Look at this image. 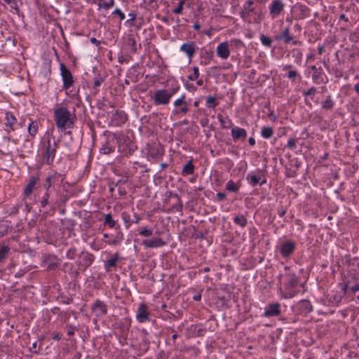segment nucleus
<instances>
[{"instance_id": "nucleus-1", "label": "nucleus", "mask_w": 359, "mask_h": 359, "mask_svg": "<svg viewBox=\"0 0 359 359\" xmlns=\"http://www.w3.org/2000/svg\"><path fill=\"white\" fill-rule=\"evenodd\" d=\"M58 142L53 135H48L41 142V151L43 159L48 165L52 164L58 148Z\"/></svg>"}, {"instance_id": "nucleus-2", "label": "nucleus", "mask_w": 359, "mask_h": 359, "mask_svg": "<svg viewBox=\"0 0 359 359\" xmlns=\"http://www.w3.org/2000/svg\"><path fill=\"white\" fill-rule=\"evenodd\" d=\"M54 119L57 128L62 130L72 128L74 123V118L65 107L54 109Z\"/></svg>"}, {"instance_id": "nucleus-3", "label": "nucleus", "mask_w": 359, "mask_h": 359, "mask_svg": "<svg viewBox=\"0 0 359 359\" xmlns=\"http://www.w3.org/2000/svg\"><path fill=\"white\" fill-rule=\"evenodd\" d=\"M299 278L294 273H290L285 276V290L283 292L284 298H292L299 292Z\"/></svg>"}, {"instance_id": "nucleus-4", "label": "nucleus", "mask_w": 359, "mask_h": 359, "mask_svg": "<svg viewBox=\"0 0 359 359\" xmlns=\"http://www.w3.org/2000/svg\"><path fill=\"white\" fill-rule=\"evenodd\" d=\"M170 98L171 95L165 89L156 90L152 97L155 105H166L170 102Z\"/></svg>"}, {"instance_id": "nucleus-5", "label": "nucleus", "mask_w": 359, "mask_h": 359, "mask_svg": "<svg viewBox=\"0 0 359 359\" xmlns=\"http://www.w3.org/2000/svg\"><path fill=\"white\" fill-rule=\"evenodd\" d=\"M344 293L351 292L355 293L359 291V280L352 274L348 276L346 281L341 287Z\"/></svg>"}, {"instance_id": "nucleus-6", "label": "nucleus", "mask_w": 359, "mask_h": 359, "mask_svg": "<svg viewBox=\"0 0 359 359\" xmlns=\"http://www.w3.org/2000/svg\"><path fill=\"white\" fill-rule=\"evenodd\" d=\"M273 39L280 43H296V41L294 40L293 36L290 34V29L288 28L282 30L279 34L275 35Z\"/></svg>"}, {"instance_id": "nucleus-7", "label": "nucleus", "mask_w": 359, "mask_h": 359, "mask_svg": "<svg viewBox=\"0 0 359 359\" xmlns=\"http://www.w3.org/2000/svg\"><path fill=\"white\" fill-rule=\"evenodd\" d=\"M285 4L282 0H273L269 6V14L275 19L284 11Z\"/></svg>"}, {"instance_id": "nucleus-8", "label": "nucleus", "mask_w": 359, "mask_h": 359, "mask_svg": "<svg viewBox=\"0 0 359 359\" xmlns=\"http://www.w3.org/2000/svg\"><path fill=\"white\" fill-rule=\"evenodd\" d=\"M60 70L63 81V88L67 90L74 83L72 74L64 64L60 65Z\"/></svg>"}, {"instance_id": "nucleus-9", "label": "nucleus", "mask_w": 359, "mask_h": 359, "mask_svg": "<svg viewBox=\"0 0 359 359\" xmlns=\"http://www.w3.org/2000/svg\"><path fill=\"white\" fill-rule=\"evenodd\" d=\"M128 120L127 114L121 110H116L111 117V125L114 126H121Z\"/></svg>"}, {"instance_id": "nucleus-10", "label": "nucleus", "mask_w": 359, "mask_h": 359, "mask_svg": "<svg viewBox=\"0 0 359 359\" xmlns=\"http://www.w3.org/2000/svg\"><path fill=\"white\" fill-rule=\"evenodd\" d=\"M91 310L95 316L101 317L107 313V306L103 301L96 299L91 306Z\"/></svg>"}, {"instance_id": "nucleus-11", "label": "nucleus", "mask_w": 359, "mask_h": 359, "mask_svg": "<svg viewBox=\"0 0 359 359\" xmlns=\"http://www.w3.org/2000/svg\"><path fill=\"white\" fill-rule=\"evenodd\" d=\"M293 13L296 19L302 20L309 16L310 9L305 5L297 4L293 7Z\"/></svg>"}, {"instance_id": "nucleus-12", "label": "nucleus", "mask_w": 359, "mask_h": 359, "mask_svg": "<svg viewBox=\"0 0 359 359\" xmlns=\"http://www.w3.org/2000/svg\"><path fill=\"white\" fill-rule=\"evenodd\" d=\"M39 180H40V179L38 175H32L29 177L28 182L24 189V196L25 197H28L32 194L33 190L36 188V186L39 184Z\"/></svg>"}, {"instance_id": "nucleus-13", "label": "nucleus", "mask_w": 359, "mask_h": 359, "mask_svg": "<svg viewBox=\"0 0 359 359\" xmlns=\"http://www.w3.org/2000/svg\"><path fill=\"white\" fill-rule=\"evenodd\" d=\"M59 177L60 175L57 173H52L48 175L46 177L42 184V187L44 188L45 190L51 191L52 188L54 187L55 184L58 181Z\"/></svg>"}, {"instance_id": "nucleus-14", "label": "nucleus", "mask_w": 359, "mask_h": 359, "mask_svg": "<svg viewBox=\"0 0 359 359\" xmlns=\"http://www.w3.org/2000/svg\"><path fill=\"white\" fill-rule=\"evenodd\" d=\"M149 312L147 306L142 303L139 305L137 311L136 318L140 323H144L149 320Z\"/></svg>"}, {"instance_id": "nucleus-15", "label": "nucleus", "mask_w": 359, "mask_h": 359, "mask_svg": "<svg viewBox=\"0 0 359 359\" xmlns=\"http://www.w3.org/2000/svg\"><path fill=\"white\" fill-rule=\"evenodd\" d=\"M295 250V243L291 241H287L280 246V253L283 257H287L293 254Z\"/></svg>"}, {"instance_id": "nucleus-16", "label": "nucleus", "mask_w": 359, "mask_h": 359, "mask_svg": "<svg viewBox=\"0 0 359 359\" xmlns=\"http://www.w3.org/2000/svg\"><path fill=\"white\" fill-rule=\"evenodd\" d=\"M280 314V304L274 303L269 304L264 311V316L265 317L276 316Z\"/></svg>"}, {"instance_id": "nucleus-17", "label": "nucleus", "mask_w": 359, "mask_h": 359, "mask_svg": "<svg viewBox=\"0 0 359 359\" xmlns=\"http://www.w3.org/2000/svg\"><path fill=\"white\" fill-rule=\"evenodd\" d=\"M231 137L234 142L239 140L245 141L247 137V131L244 128L233 127L231 129Z\"/></svg>"}, {"instance_id": "nucleus-18", "label": "nucleus", "mask_w": 359, "mask_h": 359, "mask_svg": "<svg viewBox=\"0 0 359 359\" xmlns=\"http://www.w3.org/2000/svg\"><path fill=\"white\" fill-rule=\"evenodd\" d=\"M186 95H182L179 99L176 100L174 102V105L175 107H179V111L177 113H180L182 114H186L188 111V103L185 101Z\"/></svg>"}, {"instance_id": "nucleus-19", "label": "nucleus", "mask_w": 359, "mask_h": 359, "mask_svg": "<svg viewBox=\"0 0 359 359\" xmlns=\"http://www.w3.org/2000/svg\"><path fill=\"white\" fill-rule=\"evenodd\" d=\"M142 244L147 248H158L165 245V242L161 238H153L149 240H144Z\"/></svg>"}, {"instance_id": "nucleus-20", "label": "nucleus", "mask_w": 359, "mask_h": 359, "mask_svg": "<svg viewBox=\"0 0 359 359\" xmlns=\"http://www.w3.org/2000/svg\"><path fill=\"white\" fill-rule=\"evenodd\" d=\"M120 259L118 253L111 255V258L105 262L104 268L107 271H110L111 269L116 266L117 262Z\"/></svg>"}, {"instance_id": "nucleus-21", "label": "nucleus", "mask_w": 359, "mask_h": 359, "mask_svg": "<svg viewBox=\"0 0 359 359\" xmlns=\"http://www.w3.org/2000/svg\"><path fill=\"white\" fill-rule=\"evenodd\" d=\"M94 260V256L90 253H86L83 257V264H79V266L82 269L83 271H85L88 267H89Z\"/></svg>"}, {"instance_id": "nucleus-22", "label": "nucleus", "mask_w": 359, "mask_h": 359, "mask_svg": "<svg viewBox=\"0 0 359 359\" xmlns=\"http://www.w3.org/2000/svg\"><path fill=\"white\" fill-rule=\"evenodd\" d=\"M254 1L252 0H248L244 4V11L241 12V16L243 18H245L246 15H248L250 13L254 12L253 8Z\"/></svg>"}, {"instance_id": "nucleus-23", "label": "nucleus", "mask_w": 359, "mask_h": 359, "mask_svg": "<svg viewBox=\"0 0 359 359\" xmlns=\"http://www.w3.org/2000/svg\"><path fill=\"white\" fill-rule=\"evenodd\" d=\"M217 54L219 57L226 59L230 54L229 46H217Z\"/></svg>"}, {"instance_id": "nucleus-24", "label": "nucleus", "mask_w": 359, "mask_h": 359, "mask_svg": "<svg viewBox=\"0 0 359 359\" xmlns=\"http://www.w3.org/2000/svg\"><path fill=\"white\" fill-rule=\"evenodd\" d=\"M312 79L316 83H324L323 74L321 68H319L318 70L313 73Z\"/></svg>"}, {"instance_id": "nucleus-25", "label": "nucleus", "mask_w": 359, "mask_h": 359, "mask_svg": "<svg viewBox=\"0 0 359 359\" xmlns=\"http://www.w3.org/2000/svg\"><path fill=\"white\" fill-rule=\"evenodd\" d=\"M194 172V165H193L192 160H189L182 169V175H191Z\"/></svg>"}, {"instance_id": "nucleus-26", "label": "nucleus", "mask_w": 359, "mask_h": 359, "mask_svg": "<svg viewBox=\"0 0 359 359\" xmlns=\"http://www.w3.org/2000/svg\"><path fill=\"white\" fill-rule=\"evenodd\" d=\"M51 191L45 190V193L41 197L40 201L41 207L44 208L46 205L50 203L49 199L50 197Z\"/></svg>"}, {"instance_id": "nucleus-27", "label": "nucleus", "mask_w": 359, "mask_h": 359, "mask_svg": "<svg viewBox=\"0 0 359 359\" xmlns=\"http://www.w3.org/2000/svg\"><path fill=\"white\" fill-rule=\"evenodd\" d=\"M217 118L222 128L227 129L233 126L231 120L223 118L221 114H218Z\"/></svg>"}, {"instance_id": "nucleus-28", "label": "nucleus", "mask_w": 359, "mask_h": 359, "mask_svg": "<svg viewBox=\"0 0 359 359\" xmlns=\"http://www.w3.org/2000/svg\"><path fill=\"white\" fill-rule=\"evenodd\" d=\"M51 60L48 58H44L43 65H42V69H43V73L44 74H50L51 72Z\"/></svg>"}, {"instance_id": "nucleus-29", "label": "nucleus", "mask_w": 359, "mask_h": 359, "mask_svg": "<svg viewBox=\"0 0 359 359\" xmlns=\"http://www.w3.org/2000/svg\"><path fill=\"white\" fill-rule=\"evenodd\" d=\"M104 224L105 225H108V226L111 229L115 228L116 224V221H115L110 213L107 214L104 217Z\"/></svg>"}, {"instance_id": "nucleus-30", "label": "nucleus", "mask_w": 359, "mask_h": 359, "mask_svg": "<svg viewBox=\"0 0 359 359\" xmlns=\"http://www.w3.org/2000/svg\"><path fill=\"white\" fill-rule=\"evenodd\" d=\"M334 104V101L332 100L331 96L328 95L326 100L322 102V108L327 110H330L333 108Z\"/></svg>"}, {"instance_id": "nucleus-31", "label": "nucleus", "mask_w": 359, "mask_h": 359, "mask_svg": "<svg viewBox=\"0 0 359 359\" xmlns=\"http://www.w3.org/2000/svg\"><path fill=\"white\" fill-rule=\"evenodd\" d=\"M233 222L235 224L239 225L241 227H245L248 224L247 219L243 215L235 217Z\"/></svg>"}, {"instance_id": "nucleus-32", "label": "nucleus", "mask_w": 359, "mask_h": 359, "mask_svg": "<svg viewBox=\"0 0 359 359\" xmlns=\"http://www.w3.org/2000/svg\"><path fill=\"white\" fill-rule=\"evenodd\" d=\"M206 107L208 108H215L218 105V102L217 101V98L215 96H208L206 98Z\"/></svg>"}, {"instance_id": "nucleus-33", "label": "nucleus", "mask_w": 359, "mask_h": 359, "mask_svg": "<svg viewBox=\"0 0 359 359\" xmlns=\"http://www.w3.org/2000/svg\"><path fill=\"white\" fill-rule=\"evenodd\" d=\"M6 125L9 126L11 127V130H13V126L15 123L16 118L11 112L6 113Z\"/></svg>"}, {"instance_id": "nucleus-34", "label": "nucleus", "mask_w": 359, "mask_h": 359, "mask_svg": "<svg viewBox=\"0 0 359 359\" xmlns=\"http://www.w3.org/2000/svg\"><path fill=\"white\" fill-rule=\"evenodd\" d=\"M261 135L263 137L269 139L273 135V130L271 127H264L262 129Z\"/></svg>"}, {"instance_id": "nucleus-35", "label": "nucleus", "mask_w": 359, "mask_h": 359, "mask_svg": "<svg viewBox=\"0 0 359 359\" xmlns=\"http://www.w3.org/2000/svg\"><path fill=\"white\" fill-rule=\"evenodd\" d=\"M10 248L8 246L3 245L0 248V262H4L8 257Z\"/></svg>"}, {"instance_id": "nucleus-36", "label": "nucleus", "mask_w": 359, "mask_h": 359, "mask_svg": "<svg viewBox=\"0 0 359 359\" xmlns=\"http://www.w3.org/2000/svg\"><path fill=\"white\" fill-rule=\"evenodd\" d=\"M28 132L31 136L34 137L38 132V123L35 121H32L29 125Z\"/></svg>"}, {"instance_id": "nucleus-37", "label": "nucleus", "mask_w": 359, "mask_h": 359, "mask_svg": "<svg viewBox=\"0 0 359 359\" xmlns=\"http://www.w3.org/2000/svg\"><path fill=\"white\" fill-rule=\"evenodd\" d=\"M226 189L231 192H236L238 191L239 187L233 181L230 180L226 184Z\"/></svg>"}, {"instance_id": "nucleus-38", "label": "nucleus", "mask_w": 359, "mask_h": 359, "mask_svg": "<svg viewBox=\"0 0 359 359\" xmlns=\"http://www.w3.org/2000/svg\"><path fill=\"white\" fill-rule=\"evenodd\" d=\"M180 50L185 52L188 55L189 59L191 58L196 50L194 46H180Z\"/></svg>"}, {"instance_id": "nucleus-39", "label": "nucleus", "mask_w": 359, "mask_h": 359, "mask_svg": "<svg viewBox=\"0 0 359 359\" xmlns=\"http://www.w3.org/2000/svg\"><path fill=\"white\" fill-rule=\"evenodd\" d=\"M7 222H0V238L6 234L8 230Z\"/></svg>"}, {"instance_id": "nucleus-40", "label": "nucleus", "mask_w": 359, "mask_h": 359, "mask_svg": "<svg viewBox=\"0 0 359 359\" xmlns=\"http://www.w3.org/2000/svg\"><path fill=\"white\" fill-rule=\"evenodd\" d=\"M121 218L123 220L126 228H129L131 224L130 216L129 215V214L126 212H121Z\"/></svg>"}, {"instance_id": "nucleus-41", "label": "nucleus", "mask_w": 359, "mask_h": 359, "mask_svg": "<svg viewBox=\"0 0 359 359\" xmlns=\"http://www.w3.org/2000/svg\"><path fill=\"white\" fill-rule=\"evenodd\" d=\"M247 179L249 180L250 184L252 186H255L259 183L260 177H258L256 175H250V176L248 175Z\"/></svg>"}, {"instance_id": "nucleus-42", "label": "nucleus", "mask_w": 359, "mask_h": 359, "mask_svg": "<svg viewBox=\"0 0 359 359\" xmlns=\"http://www.w3.org/2000/svg\"><path fill=\"white\" fill-rule=\"evenodd\" d=\"M114 0H109V2L99 3L98 6L100 8H103L105 10H108L109 8L114 6Z\"/></svg>"}, {"instance_id": "nucleus-43", "label": "nucleus", "mask_w": 359, "mask_h": 359, "mask_svg": "<svg viewBox=\"0 0 359 359\" xmlns=\"http://www.w3.org/2000/svg\"><path fill=\"white\" fill-rule=\"evenodd\" d=\"M287 77L290 79L292 82L295 81L296 79L299 77L300 79L299 75L298 74L297 72L295 70H290L287 72Z\"/></svg>"}, {"instance_id": "nucleus-44", "label": "nucleus", "mask_w": 359, "mask_h": 359, "mask_svg": "<svg viewBox=\"0 0 359 359\" xmlns=\"http://www.w3.org/2000/svg\"><path fill=\"white\" fill-rule=\"evenodd\" d=\"M193 70H194V73L191 75L188 76V79L190 81L196 80V79H198V78L199 76V69H198V68L197 67H194Z\"/></svg>"}, {"instance_id": "nucleus-45", "label": "nucleus", "mask_w": 359, "mask_h": 359, "mask_svg": "<svg viewBox=\"0 0 359 359\" xmlns=\"http://www.w3.org/2000/svg\"><path fill=\"white\" fill-rule=\"evenodd\" d=\"M76 253V250L75 248H70L67 250V252L66 253V257L69 259H74L75 258Z\"/></svg>"}, {"instance_id": "nucleus-46", "label": "nucleus", "mask_w": 359, "mask_h": 359, "mask_svg": "<svg viewBox=\"0 0 359 359\" xmlns=\"http://www.w3.org/2000/svg\"><path fill=\"white\" fill-rule=\"evenodd\" d=\"M153 234V231L148 229L147 227H144L142 231H140V235L144 237H149Z\"/></svg>"}, {"instance_id": "nucleus-47", "label": "nucleus", "mask_w": 359, "mask_h": 359, "mask_svg": "<svg viewBox=\"0 0 359 359\" xmlns=\"http://www.w3.org/2000/svg\"><path fill=\"white\" fill-rule=\"evenodd\" d=\"M260 39L264 45H271L272 42V39L270 37L264 34L261 35Z\"/></svg>"}, {"instance_id": "nucleus-48", "label": "nucleus", "mask_w": 359, "mask_h": 359, "mask_svg": "<svg viewBox=\"0 0 359 359\" xmlns=\"http://www.w3.org/2000/svg\"><path fill=\"white\" fill-rule=\"evenodd\" d=\"M316 93V88L315 87L310 88L308 90L304 91L303 95L304 97L313 96Z\"/></svg>"}, {"instance_id": "nucleus-49", "label": "nucleus", "mask_w": 359, "mask_h": 359, "mask_svg": "<svg viewBox=\"0 0 359 359\" xmlns=\"http://www.w3.org/2000/svg\"><path fill=\"white\" fill-rule=\"evenodd\" d=\"M296 143H297L296 139L290 138L287 141V147L292 150L296 148Z\"/></svg>"}, {"instance_id": "nucleus-50", "label": "nucleus", "mask_w": 359, "mask_h": 359, "mask_svg": "<svg viewBox=\"0 0 359 359\" xmlns=\"http://www.w3.org/2000/svg\"><path fill=\"white\" fill-rule=\"evenodd\" d=\"M128 18H129L127 20L126 23L131 25L133 24V22L137 18V14L134 12L130 13L128 14Z\"/></svg>"}, {"instance_id": "nucleus-51", "label": "nucleus", "mask_w": 359, "mask_h": 359, "mask_svg": "<svg viewBox=\"0 0 359 359\" xmlns=\"http://www.w3.org/2000/svg\"><path fill=\"white\" fill-rule=\"evenodd\" d=\"M113 15H116L117 16H118V18H120L121 20H123L125 19V14L118 8H116L114 11H113Z\"/></svg>"}, {"instance_id": "nucleus-52", "label": "nucleus", "mask_w": 359, "mask_h": 359, "mask_svg": "<svg viewBox=\"0 0 359 359\" xmlns=\"http://www.w3.org/2000/svg\"><path fill=\"white\" fill-rule=\"evenodd\" d=\"M103 81H104V79L102 77L95 78L94 82H93V87L94 88L99 87Z\"/></svg>"}, {"instance_id": "nucleus-53", "label": "nucleus", "mask_w": 359, "mask_h": 359, "mask_svg": "<svg viewBox=\"0 0 359 359\" xmlns=\"http://www.w3.org/2000/svg\"><path fill=\"white\" fill-rule=\"evenodd\" d=\"M172 209L175 210L177 212H182L183 209V204L182 201H178L177 204L172 205Z\"/></svg>"}, {"instance_id": "nucleus-54", "label": "nucleus", "mask_w": 359, "mask_h": 359, "mask_svg": "<svg viewBox=\"0 0 359 359\" xmlns=\"http://www.w3.org/2000/svg\"><path fill=\"white\" fill-rule=\"evenodd\" d=\"M226 194L222 192H219L217 194V198L219 201H222L226 198Z\"/></svg>"}, {"instance_id": "nucleus-55", "label": "nucleus", "mask_w": 359, "mask_h": 359, "mask_svg": "<svg viewBox=\"0 0 359 359\" xmlns=\"http://www.w3.org/2000/svg\"><path fill=\"white\" fill-rule=\"evenodd\" d=\"M182 10H183V7H182L181 6H177V8H175L174 10H173V13L175 14H181L182 12Z\"/></svg>"}, {"instance_id": "nucleus-56", "label": "nucleus", "mask_w": 359, "mask_h": 359, "mask_svg": "<svg viewBox=\"0 0 359 359\" xmlns=\"http://www.w3.org/2000/svg\"><path fill=\"white\" fill-rule=\"evenodd\" d=\"M286 213V210L283 208H280L278 210V214L280 217H283Z\"/></svg>"}, {"instance_id": "nucleus-57", "label": "nucleus", "mask_w": 359, "mask_h": 359, "mask_svg": "<svg viewBox=\"0 0 359 359\" xmlns=\"http://www.w3.org/2000/svg\"><path fill=\"white\" fill-rule=\"evenodd\" d=\"M61 334L57 332L53 334V339L55 341H60L61 339Z\"/></svg>"}, {"instance_id": "nucleus-58", "label": "nucleus", "mask_w": 359, "mask_h": 359, "mask_svg": "<svg viewBox=\"0 0 359 359\" xmlns=\"http://www.w3.org/2000/svg\"><path fill=\"white\" fill-rule=\"evenodd\" d=\"M179 88H180V87H179V86H177V87H175V88H173L171 90V92H170V93L168 92V94L171 95V97H172L174 94H175V93L178 91Z\"/></svg>"}, {"instance_id": "nucleus-59", "label": "nucleus", "mask_w": 359, "mask_h": 359, "mask_svg": "<svg viewBox=\"0 0 359 359\" xmlns=\"http://www.w3.org/2000/svg\"><path fill=\"white\" fill-rule=\"evenodd\" d=\"M248 142L250 145L254 146L255 144V140L253 137H250L248 140Z\"/></svg>"}, {"instance_id": "nucleus-60", "label": "nucleus", "mask_w": 359, "mask_h": 359, "mask_svg": "<svg viewBox=\"0 0 359 359\" xmlns=\"http://www.w3.org/2000/svg\"><path fill=\"white\" fill-rule=\"evenodd\" d=\"M339 20H344L345 22H348V20L344 14H341L339 15Z\"/></svg>"}, {"instance_id": "nucleus-61", "label": "nucleus", "mask_w": 359, "mask_h": 359, "mask_svg": "<svg viewBox=\"0 0 359 359\" xmlns=\"http://www.w3.org/2000/svg\"><path fill=\"white\" fill-rule=\"evenodd\" d=\"M170 196H172L175 197V198H177V201H181V199L180 198L179 194H177L176 193L173 194V193L170 192Z\"/></svg>"}, {"instance_id": "nucleus-62", "label": "nucleus", "mask_w": 359, "mask_h": 359, "mask_svg": "<svg viewBox=\"0 0 359 359\" xmlns=\"http://www.w3.org/2000/svg\"><path fill=\"white\" fill-rule=\"evenodd\" d=\"M208 118H203L201 121V124L203 126H205L208 124Z\"/></svg>"}, {"instance_id": "nucleus-63", "label": "nucleus", "mask_w": 359, "mask_h": 359, "mask_svg": "<svg viewBox=\"0 0 359 359\" xmlns=\"http://www.w3.org/2000/svg\"><path fill=\"white\" fill-rule=\"evenodd\" d=\"M193 299L195 301H199L201 300V294H196L193 297Z\"/></svg>"}, {"instance_id": "nucleus-64", "label": "nucleus", "mask_w": 359, "mask_h": 359, "mask_svg": "<svg viewBox=\"0 0 359 359\" xmlns=\"http://www.w3.org/2000/svg\"><path fill=\"white\" fill-rule=\"evenodd\" d=\"M355 90L359 94V83H356L354 86Z\"/></svg>"}]
</instances>
